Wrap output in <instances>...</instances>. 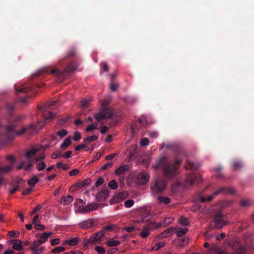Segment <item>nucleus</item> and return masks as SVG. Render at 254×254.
<instances>
[{"label": "nucleus", "instance_id": "f257e3e1", "mask_svg": "<svg viewBox=\"0 0 254 254\" xmlns=\"http://www.w3.org/2000/svg\"><path fill=\"white\" fill-rule=\"evenodd\" d=\"M24 118V116L21 115L11 117L6 124L2 126L5 137L8 140L12 141L15 136H20L25 132L33 134L42 128L44 126V124L38 122L36 125L32 124L29 126H23L18 129Z\"/></svg>", "mask_w": 254, "mask_h": 254}, {"label": "nucleus", "instance_id": "f03ea898", "mask_svg": "<svg viewBox=\"0 0 254 254\" xmlns=\"http://www.w3.org/2000/svg\"><path fill=\"white\" fill-rule=\"evenodd\" d=\"M181 162L182 159L178 155L175 157L173 161H169L166 156H162L156 160L153 168L156 169L162 168L164 178L170 180L179 174Z\"/></svg>", "mask_w": 254, "mask_h": 254}, {"label": "nucleus", "instance_id": "7ed1b4c3", "mask_svg": "<svg viewBox=\"0 0 254 254\" xmlns=\"http://www.w3.org/2000/svg\"><path fill=\"white\" fill-rule=\"evenodd\" d=\"M76 68V65L73 63H69L63 70H61L57 67L53 68H51V67H45L38 70L33 75V77L37 78L42 74L49 73L56 77L58 82H61L67 77L69 73L75 70Z\"/></svg>", "mask_w": 254, "mask_h": 254}, {"label": "nucleus", "instance_id": "20e7f679", "mask_svg": "<svg viewBox=\"0 0 254 254\" xmlns=\"http://www.w3.org/2000/svg\"><path fill=\"white\" fill-rule=\"evenodd\" d=\"M15 90L17 94L25 93V96L19 97V101L22 103L25 104L27 102L28 98L31 96L30 92L32 91V87L29 83L22 84L20 85H14Z\"/></svg>", "mask_w": 254, "mask_h": 254}, {"label": "nucleus", "instance_id": "39448f33", "mask_svg": "<svg viewBox=\"0 0 254 254\" xmlns=\"http://www.w3.org/2000/svg\"><path fill=\"white\" fill-rule=\"evenodd\" d=\"M166 188V183L162 179H156L152 181L150 185L151 193L156 195L163 192Z\"/></svg>", "mask_w": 254, "mask_h": 254}, {"label": "nucleus", "instance_id": "423d86ee", "mask_svg": "<svg viewBox=\"0 0 254 254\" xmlns=\"http://www.w3.org/2000/svg\"><path fill=\"white\" fill-rule=\"evenodd\" d=\"M102 108L100 109L99 112L94 115V118L99 122L102 120L110 119L113 116V112L107 108L108 103L103 102L101 104Z\"/></svg>", "mask_w": 254, "mask_h": 254}, {"label": "nucleus", "instance_id": "0eeeda50", "mask_svg": "<svg viewBox=\"0 0 254 254\" xmlns=\"http://www.w3.org/2000/svg\"><path fill=\"white\" fill-rule=\"evenodd\" d=\"M58 102L57 100H55L51 102L47 103L43 107H38L39 110H40V112L42 113V117L45 120L53 119L55 117L56 114L50 111L48 108H52Z\"/></svg>", "mask_w": 254, "mask_h": 254}, {"label": "nucleus", "instance_id": "6e6552de", "mask_svg": "<svg viewBox=\"0 0 254 254\" xmlns=\"http://www.w3.org/2000/svg\"><path fill=\"white\" fill-rule=\"evenodd\" d=\"M201 181V177L200 174L192 173L186 176L182 184L184 188H187L191 186L193 184L200 183Z\"/></svg>", "mask_w": 254, "mask_h": 254}, {"label": "nucleus", "instance_id": "1a4fd4ad", "mask_svg": "<svg viewBox=\"0 0 254 254\" xmlns=\"http://www.w3.org/2000/svg\"><path fill=\"white\" fill-rule=\"evenodd\" d=\"M104 235L105 231L104 230H101L98 232L92 235L88 240L84 242V248L87 249L89 244H95L97 242H99Z\"/></svg>", "mask_w": 254, "mask_h": 254}, {"label": "nucleus", "instance_id": "9d476101", "mask_svg": "<svg viewBox=\"0 0 254 254\" xmlns=\"http://www.w3.org/2000/svg\"><path fill=\"white\" fill-rule=\"evenodd\" d=\"M223 215L221 211L217 212L214 216V220L212 222L214 224V227L216 229H221L225 225L222 220Z\"/></svg>", "mask_w": 254, "mask_h": 254}, {"label": "nucleus", "instance_id": "9b49d317", "mask_svg": "<svg viewBox=\"0 0 254 254\" xmlns=\"http://www.w3.org/2000/svg\"><path fill=\"white\" fill-rule=\"evenodd\" d=\"M37 150L38 149L33 148L25 152V156L27 159V162L28 163L30 162L32 164L34 161H37L39 160V159L35 157V155Z\"/></svg>", "mask_w": 254, "mask_h": 254}, {"label": "nucleus", "instance_id": "f8f14e48", "mask_svg": "<svg viewBox=\"0 0 254 254\" xmlns=\"http://www.w3.org/2000/svg\"><path fill=\"white\" fill-rule=\"evenodd\" d=\"M235 192V190L233 188H227L222 187L216 190L213 193L214 195L222 193L223 194H234Z\"/></svg>", "mask_w": 254, "mask_h": 254}, {"label": "nucleus", "instance_id": "ddd939ff", "mask_svg": "<svg viewBox=\"0 0 254 254\" xmlns=\"http://www.w3.org/2000/svg\"><path fill=\"white\" fill-rule=\"evenodd\" d=\"M149 176L146 173H140L136 178V182L138 185H143L148 181Z\"/></svg>", "mask_w": 254, "mask_h": 254}, {"label": "nucleus", "instance_id": "4468645a", "mask_svg": "<svg viewBox=\"0 0 254 254\" xmlns=\"http://www.w3.org/2000/svg\"><path fill=\"white\" fill-rule=\"evenodd\" d=\"M94 225V221L93 219H89L83 221L79 224V226L82 229H89L93 227Z\"/></svg>", "mask_w": 254, "mask_h": 254}, {"label": "nucleus", "instance_id": "2eb2a0df", "mask_svg": "<svg viewBox=\"0 0 254 254\" xmlns=\"http://www.w3.org/2000/svg\"><path fill=\"white\" fill-rule=\"evenodd\" d=\"M98 207V204L97 203H91L87 204L80 209L81 212H88L91 211L96 210Z\"/></svg>", "mask_w": 254, "mask_h": 254}, {"label": "nucleus", "instance_id": "dca6fc26", "mask_svg": "<svg viewBox=\"0 0 254 254\" xmlns=\"http://www.w3.org/2000/svg\"><path fill=\"white\" fill-rule=\"evenodd\" d=\"M109 193L108 189H104L99 191L97 194V198L98 201L105 200L108 197Z\"/></svg>", "mask_w": 254, "mask_h": 254}, {"label": "nucleus", "instance_id": "f3484780", "mask_svg": "<svg viewBox=\"0 0 254 254\" xmlns=\"http://www.w3.org/2000/svg\"><path fill=\"white\" fill-rule=\"evenodd\" d=\"M189 242V239L185 237H180L175 242V244L177 246L180 247H183L188 245Z\"/></svg>", "mask_w": 254, "mask_h": 254}, {"label": "nucleus", "instance_id": "a211bd4d", "mask_svg": "<svg viewBox=\"0 0 254 254\" xmlns=\"http://www.w3.org/2000/svg\"><path fill=\"white\" fill-rule=\"evenodd\" d=\"M174 229L173 233H176L178 237H182L186 234L188 231V229L186 228H174Z\"/></svg>", "mask_w": 254, "mask_h": 254}, {"label": "nucleus", "instance_id": "6ab92c4d", "mask_svg": "<svg viewBox=\"0 0 254 254\" xmlns=\"http://www.w3.org/2000/svg\"><path fill=\"white\" fill-rule=\"evenodd\" d=\"M73 200V198L71 195H68L66 196L62 197L60 203L64 205L69 204Z\"/></svg>", "mask_w": 254, "mask_h": 254}, {"label": "nucleus", "instance_id": "aec40b11", "mask_svg": "<svg viewBox=\"0 0 254 254\" xmlns=\"http://www.w3.org/2000/svg\"><path fill=\"white\" fill-rule=\"evenodd\" d=\"M129 169V166L127 165H123L118 169H116L115 173L117 175L123 174L126 172H127Z\"/></svg>", "mask_w": 254, "mask_h": 254}, {"label": "nucleus", "instance_id": "412c9836", "mask_svg": "<svg viewBox=\"0 0 254 254\" xmlns=\"http://www.w3.org/2000/svg\"><path fill=\"white\" fill-rule=\"evenodd\" d=\"M199 167L198 164H194L193 162L188 160L186 164L185 165V168L187 170H195Z\"/></svg>", "mask_w": 254, "mask_h": 254}, {"label": "nucleus", "instance_id": "4be33fe9", "mask_svg": "<svg viewBox=\"0 0 254 254\" xmlns=\"http://www.w3.org/2000/svg\"><path fill=\"white\" fill-rule=\"evenodd\" d=\"M32 164L30 162L28 163L26 161H21L20 164L16 167L17 169H21L23 168L25 170H27L32 166Z\"/></svg>", "mask_w": 254, "mask_h": 254}, {"label": "nucleus", "instance_id": "5701e85b", "mask_svg": "<svg viewBox=\"0 0 254 254\" xmlns=\"http://www.w3.org/2000/svg\"><path fill=\"white\" fill-rule=\"evenodd\" d=\"M174 230V227H170L167 229L166 230L161 233L159 236L160 238H166L169 235L173 234V230Z\"/></svg>", "mask_w": 254, "mask_h": 254}, {"label": "nucleus", "instance_id": "b1692460", "mask_svg": "<svg viewBox=\"0 0 254 254\" xmlns=\"http://www.w3.org/2000/svg\"><path fill=\"white\" fill-rule=\"evenodd\" d=\"M91 179L88 178L84 180L83 181L76 183L75 186L76 187L80 189L89 185L91 183Z\"/></svg>", "mask_w": 254, "mask_h": 254}, {"label": "nucleus", "instance_id": "393cba45", "mask_svg": "<svg viewBox=\"0 0 254 254\" xmlns=\"http://www.w3.org/2000/svg\"><path fill=\"white\" fill-rule=\"evenodd\" d=\"M72 142L70 137L66 138L60 146V148L63 150L66 149L71 144Z\"/></svg>", "mask_w": 254, "mask_h": 254}, {"label": "nucleus", "instance_id": "a878e982", "mask_svg": "<svg viewBox=\"0 0 254 254\" xmlns=\"http://www.w3.org/2000/svg\"><path fill=\"white\" fill-rule=\"evenodd\" d=\"M240 205L241 207H249L252 205V202L249 199L243 198L240 201Z\"/></svg>", "mask_w": 254, "mask_h": 254}, {"label": "nucleus", "instance_id": "bb28decb", "mask_svg": "<svg viewBox=\"0 0 254 254\" xmlns=\"http://www.w3.org/2000/svg\"><path fill=\"white\" fill-rule=\"evenodd\" d=\"M78 243V239L77 237L72 238L68 240H66L63 245L68 244L69 245L74 246Z\"/></svg>", "mask_w": 254, "mask_h": 254}, {"label": "nucleus", "instance_id": "cd10ccee", "mask_svg": "<svg viewBox=\"0 0 254 254\" xmlns=\"http://www.w3.org/2000/svg\"><path fill=\"white\" fill-rule=\"evenodd\" d=\"M157 199L160 203H164L165 204H168L170 202V199L168 197H164L158 196Z\"/></svg>", "mask_w": 254, "mask_h": 254}, {"label": "nucleus", "instance_id": "c85d7f7f", "mask_svg": "<svg viewBox=\"0 0 254 254\" xmlns=\"http://www.w3.org/2000/svg\"><path fill=\"white\" fill-rule=\"evenodd\" d=\"M233 168L235 170H238L243 167V163L240 160L234 161L232 163Z\"/></svg>", "mask_w": 254, "mask_h": 254}, {"label": "nucleus", "instance_id": "c756f323", "mask_svg": "<svg viewBox=\"0 0 254 254\" xmlns=\"http://www.w3.org/2000/svg\"><path fill=\"white\" fill-rule=\"evenodd\" d=\"M18 243H14L12 248L16 251H20L23 249L22 242L21 240L17 241Z\"/></svg>", "mask_w": 254, "mask_h": 254}, {"label": "nucleus", "instance_id": "7c9ffc66", "mask_svg": "<svg viewBox=\"0 0 254 254\" xmlns=\"http://www.w3.org/2000/svg\"><path fill=\"white\" fill-rule=\"evenodd\" d=\"M38 181L39 179L38 177L34 176L28 181V184L31 187H34Z\"/></svg>", "mask_w": 254, "mask_h": 254}, {"label": "nucleus", "instance_id": "2f4dec72", "mask_svg": "<svg viewBox=\"0 0 254 254\" xmlns=\"http://www.w3.org/2000/svg\"><path fill=\"white\" fill-rule=\"evenodd\" d=\"M65 251V248L64 247L60 246L55 248L51 251L52 253L60 254Z\"/></svg>", "mask_w": 254, "mask_h": 254}, {"label": "nucleus", "instance_id": "473e14b6", "mask_svg": "<svg viewBox=\"0 0 254 254\" xmlns=\"http://www.w3.org/2000/svg\"><path fill=\"white\" fill-rule=\"evenodd\" d=\"M98 138V136L96 135H93L91 136H89L87 137L84 139V142L85 143H87V142H90L92 141L96 140Z\"/></svg>", "mask_w": 254, "mask_h": 254}, {"label": "nucleus", "instance_id": "72a5a7b5", "mask_svg": "<svg viewBox=\"0 0 254 254\" xmlns=\"http://www.w3.org/2000/svg\"><path fill=\"white\" fill-rule=\"evenodd\" d=\"M119 241L110 240L107 242V245L110 247H116L120 244Z\"/></svg>", "mask_w": 254, "mask_h": 254}, {"label": "nucleus", "instance_id": "f704fd0d", "mask_svg": "<svg viewBox=\"0 0 254 254\" xmlns=\"http://www.w3.org/2000/svg\"><path fill=\"white\" fill-rule=\"evenodd\" d=\"M44 247H41L39 249L30 248V249L32 251L33 254H42L44 251Z\"/></svg>", "mask_w": 254, "mask_h": 254}, {"label": "nucleus", "instance_id": "c9c22d12", "mask_svg": "<svg viewBox=\"0 0 254 254\" xmlns=\"http://www.w3.org/2000/svg\"><path fill=\"white\" fill-rule=\"evenodd\" d=\"M76 54V50L74 48H71L69 50V51L67 52L66 55H65L64 58H69L74 56Z\"/></svg>", "mask_w": 254, "mask_h": 254}, {"label": "nucleus", "instance_id": "e433bc0d", "mask_svg": "<svg viewBox=\"0 0 254 254\" xmlns=\"http://www.w3.org/2000/svg\"><path fill=\"white\" fill-rule=\"evenodd\" d=\"M53 233L52 232H45L43 233L40 238L41 239L40 240H42V241H44V243L47 240L48 238L50 237Z\"/></svg>", "mask_w": 254, "mask_h": 254}, {"label": "nucleus", "instance_id": "4c0bfd02", "mask_svg": "<svg viewBox=\"0 0 254 254\" xmlns=\"http://www.w3.org/2000/svg\"><path fill=\"white\" fill-rule=\"evenodd\" d=\"M56 167L59 169L62 168L64 170H67L69 168V166L68 165L64 164L62 162H59L57 163Z\"/></svg>", "mask_w": 254, "mask_h": 254}, {"label": "nucleus", "instance_id": "58836bf2", "mask_svg": "<svg viewBox=\"0 0 254 254\" xmlns=\"http://www.w3.org/2000/svg\"><path fill=\"white\" fill-rule=\"evenodd\" d=\"M128 196V193L127 192H122L119 193L117 196L118 201L122 200L126 198Z\"/></svg>", "mask_w": 254, "mask_h": 254}, {"label": "nucleus", "instance_id": "ea45409f", "mask_svg": "<svg viewBox=\"0 0 254 254\" xmlns=\"http://www.w3.org/2000/svg\"><path fill=\"white\" fill-rule=\"evenodd\" d=\"M44 243V241H42V240H38L35 241L30 246V248H37L40 245Z\"/></svg>", "mask_w": 254, "mask_h": 254}, {"label": "nucleus", "instance_id": "a19ab883", "mask_svg": "<svg viewBox=\"0 0 254 254\" xmlns=\"http://www.w3.org/2000/svg\"><path fill=\"white\" fill-rule=\"evenodd\" d=\"M150 234L149 229L147 227L144 228L140 233V236L143 238H146Z\"/></svg>", "mask_w": 254, "mask_h": 254}, {"label": "nucleus", "instance_id": "79ce46f5", "mask_svg": "<svg viewBox=\"0 0 254 254\" xmlns=\"http://www.w3.org/2000/svg\"><path fill=\"white\" fill-rule=\"evenodd\" d=\"M108 186L111 189L115 190L118 187L117 182L115 180H112L109 183Z\"/></svg>", "mask_w": 254, "mask_h": 254}, {"label": "nucleus", "instance_id": "37998d69", "mask_svg": "<svg viewBox=\"0 0 254 254\" xmlns=\"http://www.w3.org/2000/svg\"><path fill=\"white\" fill-rule=\"evenodd\" d=\"M97 126L95 123H92L86 128V131L89 132L97 129Z\"/></svg>", "mask_w": 254, "mask_h": 254}, {"label": "nucleus", "instance_id": "c03bdc74", "mask_svg": "<svg viewBox=\"0 0 254 254\" xmlns=\"http://www.w3.org/2000/svg\"><path fill=\"white\" fill-rule=\"evenodd\" d=\"M67 131L66 129H62L58 131L57 133V135L61 138H63L67 134Z\"/></svg>", "mask_w": 254, "mask_h": 254}, {"label": "nucleus", "instance_id": "a18cd8bd", "mask_svg": "<svg viewBox=\"0 0 254 254\" xmlns=\"http://www.w3.org/2000/svg\"><path fill=\"white\" fill-rule=\"evenodd\" d=\"M46 167V164L45 162L44 161H41L40 162L37 166V169L38 171H42L43 169H44Z\"/></svg>", "mask_w": 254, "mask_h": 254}, {"label": "nucleus", "instance_id": "49530a36", "mask_svg": "<svg viewBox=\"0 0 254 254\" xmlns=\"http://www.w3.org/2000/svg\"><path fill=\"white\" fill-rule=\"evenodd\" d=\"M95 250L98 253V254H105V250L101 246H96L95 247Z\"/></svg>", "mask_w": 254, "mask_h": 254}, {"label": "nucleus", "instance_id": "de8ad7c7", "mask_svg": "<svg viewBox=\"0 0 254 254\" xmlns=\"http://www.w3.org/2000/svg\"><path fill=\"white\" fill-rule=\"evenodd\" d=\"M165 245V243L163 242H159L157 243L155 246L152 248V250L154 251H157L163 247Z\"/></svg>", "mask_w": 254, "mask_h": 254}, {"label": "nucleus", "instance_id": "09e8293b", "mask_svg": "<svg viewBox=\"0 0 254 254\" xmlns=\"http://www.w3.org/2000/svg\"><path fill=\"white\" fill-rule=\"evenodd\" d=\"M179 222L182 226H188L189 225L188 220L184 217H181L179 219Z\"/></svg>", "mask_w": 254, "mask_h": 254}, {"label": "nucleus", "instance_id": "8fccbe9b", "mask_svg": "<svg viewBox=\"0 0 254 254\" xmlns=\"http://www.w3.org/2000/svg\"><path fill=\"white\" fill-rule=\"evenodd\" d=\"M134 201L132 199H127L125 202V206L127 208H130L133 206Z\"/></svg>", "mask_w": 254, "mask_h": 254}, {"label": "nucleus", "instance_id": "3c124183", "mask_svg": "<svg viewBox=\"0 0 254 254\" xmlns=\"http://www.w3.org/2000/svg\"><path fill=\"white\" fill-rule=\"evenodd\" d=\"M81 139V134L79 132L75 131L74 133L73 139L74 141H78Z\"/></svg>", "mask_w": 254, "mask_h": 254}, {"label": "nucleus", "instance_id": "603ef678", "mask_svg": "<svg viewBox=\"0 0 254 254\" xmlns=\"http://www.w3.org/2000/svg\"><path fill=\"white\" fill-rule=\"evenodd\" d=\"M104 182H105L104 179L103 177H100L98 179V180L96 182L95 184V186L96 187L100 186L104 183Z\"/></svg>", "mask_w": 254, "mask_h": 254}, {"label": "nucleus", "instance_id": "864d4df0", "mask_svg": "<svg viewBox=\"0 0 254 254\" xmlns=\"http://www.w3.org/2000/svg\"><path fill=\"white\" fill-rule=\"evenodd\" d=\"M90 101L87 99L83 100L81 102V107L83 108H85L88 107Z\"/></svg>", "mask_w": 254, "mask_h": 254}, {"label": "nucleus", "instance_id": "5fc2aeb1", "mask_svg": "<svg viewBox=\"0 0 254 254\" xmlns=\"http://www.w3.org/2000/svg\"><path fill=\"white\" fill-rule=\"evenodd\" d=\"M119 87V84L114 82H111L110 85V89L113 91H115Z\"/></svg>", "mask_w": 254, "mask_h": 254}, {"label": "nucleus", "instance_id": "6e6d98bb", "mask_svg": "<svg viewBox=\"0 0 254 254\" xmlns=\"http://www.w3.org/2000/svg\"><path fill=\"white\" fill-rule=\"evenodd\" d=\"M52 158L56 159L62 156V154L61 151H55L52 153Z\"/></svg>", "mask_w": 254, "mask_h": 254}, {"label": "nucleus", "instance_id": "4d7b16f0", "mask_svg": "<svg viewBox=\"0 0 254 254\" xmlns=\"http://www.w3.org/2000/svg\"><path fill=\"white\" fill-rule=\"evenodd\" d=\"M149 143V140L147 138H144L140 141V145L144 147L147 146Z\"/></svg>", "mask_w": 254, "mask_h": 254}, {"label": "nucleus", "instance_id": "13d9d810", "mask_svg": "<svg viewBox=\"0 0 254 254\" xmlns=\"http://www.w3.org/2000/svg\"><path fill=\"white\" fill-rule=\"evenodd\" d=\"M19 190V187L18 186H14L12 187L9 190L10 194H12L16 192Z\"/></svg>", "mask_w": 254, "mask_h": 254}, {"label": "nucleus", "instance_id": "bf43d9fd", "mask_svg": "<svg viewBox=\"0 0 254 254\" xmlns=\"http://www.w3.org/2000/svg\"><path fill=\"white\" fill-rule=\"evenodd\" d=\"M213 198L212 195H210L207 198H205L204 197H200V201L201 202H205L206 201H210Z\"/></svg>", "mask_w": 254, "mask_h": 254}, {"label": "nucleus", "instance_id": "052dcab7", "mask_svg": "<svg viewBox=\"0 0 254 254\" xmlns=\"http://www.w3.org/2000/svg\"><path fill=\"white\" fill-rule=\"evenodd\" d=\"M8 235L12 237H18L19 236V232L14 231H9L8 233Z\"/></svg>", "mask_w": 254, "mask_h": 254}, {"label": "nucleus", "instance_id": "680f3d73", "mask_svg": "<svg viewBox=\"0 0 254 254\" xmlns=\"http://www.w3.org/2000/svg\"><path fill=\"white\" fill-rule=\"evenodd\" d=\"M42 206L40 204H38L37 206L30 212L31 216L34 215L37 211L41 208Z\"/></svg>", "mask_w": 254, "mask_h": 254}, {"label": "nucleus", "instance_id": "e2e57ef3", "mask_svg": "<svg viewBox=\"0 0 254 254\" xmlns=\"http://www.w3.org/2000/svg\"><path fill=\"white\" fill-rule=\"evenodd\" d=\"M86 147V146L85 144H81L76 146L75 147V150L79 151V150H80L84 148H85Z\"/></svg>", "mask_w": 254, "mask_h": 254}, {"label": "nucleus", "instance_id": "0e129e2a", "mask_svg": "<svg viewBox=\"0 0 254 254\" xmlns=\"http://www.w3.org/2000/svg\"><path fill=\"white\" fill-rule=\"evenodd\" d=\"M60 240L59 238L54 239L51 240V244L52 246H55L59 244Z\"/></svg>", "mask_w": 254, "mask_h": 254}, {"label": "nucleus", "instance_id": "69168bd1", "mask_svg": "<svg viewBox=\"0 0 254 254\" xmlns=\"http://www.w3.org/2000/svg\"><path fill=\"white\" fill-rule=\"evenodd\" d=\"M6 159L7 160H8L9 161H10L12 163V164L13 165V163L14 162L15 159L13 155H8L6 157Z\"/></svg>", "mask_w": 254, "mask_h": 254}, {"label": "nucleus", "instance_id": "338daca9", "mask_svg": "<svg viewBox=\"0 0 254 254\" xmlns=\"http://www.w3.org/2000/svg\"><path fill=\"white\" fill-rule=\"evenodd\" d=\"M35 228L36 230L42 231L45 229V227L44 226H43L40 224H35Z\"/></svg>", "mask_w": 254, "mask_h": 254}, {"label": "nucleus", "instance_id": "774afa93", "mask_svg": "<svg viewBox=\"0 0 254 254\" xmlns=\"http://www.w3.org/2000/svg\"><path fill=\"white\" fill-rule=\"evenodd\" d=\"M79 171L76 169H74L69 172V175L70 176L76 175L78 174Z\"/></svg>", "mask_w": 254, "mask_h": 254}]
</instances>
